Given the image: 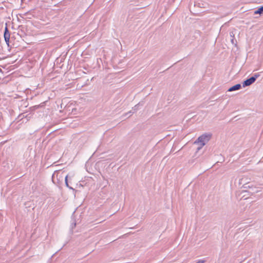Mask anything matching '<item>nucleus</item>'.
I'll list each match as a JSON object with an SVG mask.
<instances>
[{
  "label": "nucleus",
  "mask_w": 263,
  "mask_h": 263,
  "mask_svg": "<svg viewBox=\"0 0 263 263\" xmlns=\"http://www.w3.org/2000/svg\"><path fill=\"white\" fill-rule=\"evenodd\" d=\"M67 179H68V175L66 176L65 177V184L66 185V186L68 187L69 189L73 190L74 189L72 187L69 186L68 183Z\"/></svg>",
  "instance_id": "nucleus-9"
},
{
  "label": "nucleus",
  "mask_w": 263,
  "mask_h": 263,
  "mask_svg": "<svg viewBox=\"0 0 263 263\" xmlns=\"http://www.w3.org/2000/svg\"><path fill=\"white\" fill-rule=\"evenodd\" d=\"M211 135L210 134H203L195 141L194 144H199L197 151H199L210 140Z\"/></svg>",
  "instance_id": "nucleus-1"
},
{
  "label": "nucleus",
  "mask_w": 263,
  "mask_h": 263,
  "mask_svg": "<svg viewBox=\"0 0 263 263\" xmlns=\"http://www.w3.org/2000/svg\"><path fill=\"white\" fill-rule=\"evenodd\" d=\"M172 1H173V2H174L175 0H172Z\"/></svg>",
  "instance_id": "nucleus-14"
},
{
  "label": "nucleus",
  "mask_w": 263,
  "mask_h": 263,
  "mask_svg": "<svg viewBox=\"0 0 263 263\" xmlns=\"http://www.w3.org/2000/svg\"><path fill=\"white\" fill-rule=\"evenodd\" d=\"M258 76V74H255L254 76L247 79L242 83V86L245 87L246 86H250L255 81V80H256Z\"/></svg>",
  "instance_id": "nucleus-3"
},
{
  "label": "nucleus",
  "mask_w": 263,
  "mask_h": 263,
  "mask_svg": "<svg viewBox=\"0 0 263 263\" xmlns=\"http://www.w3.org/2000/svg\"><path fill=\"white\" fill-rule=\"evenodd\" d=\"M4 33H9L7 27H5Z\"/></svg>",
  "instance_id": "nucleus-12"
},
{
  "label": "nucleus",
  "mask_w": 263,
  "mask_h": 263,
  "mask_svg": "<svg viewBox=\"0 0 263 263\" xmlns=\"http://www.w3.org/2000/svg\"><path fill=\"white\" fill-rule=\"evenodd\" d=\"M205 261L204 260L199 259L198 260L196 263H204Z\"/></svg>",
  "instance_id": "nucleus-11"
},
{
  "label": "nucleus",
  "mask_w": 263,
  "mask_h": 263,
  "mask_svg": "<svg viewBox=\"0 0 263 263\" xmlns=\"http://www.w3.org/2000/svg\"><path fill=\"white\" fill-rule=\"evenodd\" d=\"M247 178L246 177L242 176L238 179V186H240L242 185V187L243 188L249 187V185H247L248 184Z\"/></svg>",
  "instance_id": "nucleus-4"
},
{
  "label": "nucleus",
  "mask_w": 263,
  "mask_h": 263,
  "mask_svg": "<svg viewBox=\"0 0 263 263\" xmlns=\"http://www.w3.org/2000/svg\"><path fill=\"white\" fill-rule=\"evenodd\" d=\"M241 86L240 84H236L233 86L232 87L229 88V89H228V91H233L239 90L241 88Z\"/></svg>",
  "instance_id": "nucleus-6"
},
{
  "label": "nucleus",
  "mask_w": 263,
  "mask_h": 263,
  "mask_svg": "<svg viewBox=\"0 0 263 263\" xmlns=\"http://www.w3.org/2000/svg\"><path fill=\"white\" fill-rule=\"evenodd\" d=\"M25 117H26V116L24 114L20 115L18 116V118H20L21 120H22Z\"/></svg>",
  "instance_id": "nucleus-10"
},
{
  "label": "nucleus",
  "mask_w": 263,
  "mask_h": 263,
  "mask_svg": "<svg viewBox=\"0 0 263 263\" xmlns=\"http://www.w3.org/2000/svg\"><path fill=\"white\" fill-rule=\"evenodd\" d=\"M140 105H143V104H141L140 103H138V104L136 105L134 108H133V109L127 113L126 114L125 116H128V117L130 116L135 111H136L137 110H138V107Z\"/></svg>",
  "instance_id": "nucleus-5"
},
{
  "label": "nucleus",
  "mask_w": 263,
  "mask_h": 263,
  "mask_svg": "<svg viewBox=\"0 0 263 263\" xmlns=\"http://www.w3.org/2000/svg\"><path fill=\"white\" fill-rule=\"evenodd\" d=\"M4 39L6 44L9 46V40H10V33H4Z\"/></svg>",
  "instance_id": "nucleus-7"
},
{
  "label": "nucleus",
  "mask_w": 263,
  "mask_h": 263,
  "mask_svg": "<svg viewBox=\"0 0 263 263\" xmlns=\"http://www.w3.org/2000/svg\"><path fill=\"white\" fill-rule=\"evenodd\" d=\"M63 178L62 174L59 172H54L52 176V180L54 184H59L60 180H62Z\"/></svg>",
  "instance_id": "nucleus-2"
},
{
  "label": "nucleus",
  "mask_w": 263,
  "mask_h": 263,
  "mask_svg": "<svg viewBox=\"0 0 263 263\" xmlns=\"http://www.w3.org/2000/svg\"><path fill=\"white\" fill-rule=\"evenodd\" d=\"M76 223H72V224H71V229H73L74 228V227L76 226Z\"/></svg>",
  "instance_id": "nucleus-13"
},
{
  "label": "nucleus",
  "mask_w": 263,
  "mask_h": 263,
  "mask_svg": "<svg viewBox=\"0 0 263 263\" xmlns=\"http://www.w3.org/2000/svg\"><path fill=\"white\" fill-rule=\"evenodd\" d=\"M254 14H263V6L260 7L257 10H255L254 11Z\"/></svg>",
  "instance_id": "nucleus-8"
}]
</instances>
